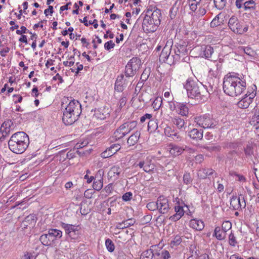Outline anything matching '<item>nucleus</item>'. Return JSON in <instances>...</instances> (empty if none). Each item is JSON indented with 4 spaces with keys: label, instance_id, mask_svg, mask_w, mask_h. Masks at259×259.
<instances>
[{
    "label": "nucleus",
    "instance_id": "obj_1",
    "mask_svg": "<svg viewBox=\"0 0 259 259\" xmlns=\"http://www.w3.org/2000/svg\"><path fill=\"white\" fill-rule=\"evenodd\" d=\"M223 88L224 93L228 96H239L246 89V78L242 74L229 73L224 78Z\"/></svg>",
    "mask_w": 259,
    "mask_h": 259
},
{
    "label": "nucleus",
    "instance_id": "obj_2",
    "mask_svg": "<svg viewBox=\"0 0 259 259\" xmlns=\"http://www.w3.org/2000/svg\"><path fill=\"white\" fill-rule=\"evenodd\" d=\"M63 111L62 121L65 125H71L76 121L81 113L80 103L71 97H64L62 100Z\"/></svg>",
    "mask_w": 259,
    "mask_h": 259
},
{
    "label": "nucleus",
    "instance_id": "obj_3",
    "mask_svg": "<svg viewBox=\"0 0 259 259\" xmlns=\"http://www.w3.org/2000/svg\"><path fill=\"white\" fill-rule=\"evenodd\" d=\"M29 144V137L24 132H18L13 134L8 142L10 150L16 154H22L24 152Z\"/></svg>",
    "mask_w": 259,
    "mask_h": 259
},
{
    "label": "nucleus",
    "instance_id": "obj_4",
    "mask_svg": "<svg viewBox=\"0 0 259 259\" xmlns=\"http://www.w3.org/2000/svg\"><path fill=\"white\" fill-rule=\"evenodd\" d=\"M141 66V60L138 57L132 58L125 65L124 75L127 78L133 77Z\"/></svg>",
    "mask_w": 259,
    "mask_h": 259
},
{
    "label": "nucleus",
    "instance_id": "obj_5",
    "mask_svg": "<svg viewBox=\"0 0 259 259\" xmlns=\"http://www.w3.org/2000/svg\"><path fill=\"white\" fill-rule=\"evenodd\" d=\"M183 85V89L186 90L189 98L196 99H199L200 98L201 94L199 88L195 81L188 79Z\"/></svg>",
    "mask_w": 259,
    "mask_h": 259
},
{
    "label": "nucleus",
    "instance_id": "obj_6",
    "mask_svg": "<svg viewBox=\"0 0 259 259\" xmlns=\"http://www.w3.org/2000/svg\"><path fill=\"white\" fill-rule=\"evenodd\" d=\"M174 54V55L172 54L169 47L165 45L159 55V60L163 62H166L170 65H174L178 60V54H176L175 49Z\"/></svg>",
    "mask_w": 259,
    "mask_h": 259
},
{
    "label": "nucleus",
    "instance_id": "obj_7",
    "mask_svg": "<svg viewBox=\"0 0 259 259\" xmlns=\"http://www.w3.org/2000/svg\"><path fill=\"white\" fill-rule=\"evenodd\" d=\"M61 227L64 230L65 234L71 239L77 240L80 237V231L79 226L61 222Z\"/></svg>",
    "mask_w": 259,
    "mask_h": 259
},
{
    "label": "nucleus",
    "instance_id": "obj_8",
    "mask_svg": "<svg viewBox=\"0 0 259 259\" xmlns=\"http://www.w3.org/2000/svg\"><path fill=\"white\" fill-rule=\"evenodd\" d=\"M197 124L204 128H214L217 125V121L209 115L204 114L195 118Z\"/></svg>",
    "mask_w": 259,
    "mask_h": 259
},
{
    "label": "nucleus",
    "instance_id": "obj_9",
    "mask_svg": "<svg viewBox=\"0 0 259 259\" xmlns=\"http://www.w3.org/2000/svg\"><path fill=\"white\" fill-rule=\"evenodd\" d=\"M178 239L175 238V240L171 242L170 244L169 251L166 250H159V251H155V257L156 259H170L171 258V255H172L173 252L171 251V249H177L178 248Z\"/></svg>",
    "mask_w": 259,
    "mask_h": 259
},
{
    "label": "nucleus",
    "instance_id": "obj_10",
    "mask_svg": "<svg viewBox=\"0 0 259 259\" xmlns=\"http://www.w3.org/2000/svg\"><path fill=\"white\" fill-rule=\"evenodd\" d=\"M150 12H152V11L148 10L142 23L143 29L146 33L154 32L156 30V26H157L155 24H153V22L150 18Z\"/></svg>",
    "mask_w": 259,
    "mask_h": 259
},
{
    "label": "nucleus",
    "instance_id": "obj_11",
    "mask_svg": "<svg viewBox=\"0 0 259 259\" xmlns=\"http://www.w3.org/2000/svg\"><path fill=\"white\" fill-rule=\"evenodd\" d=\"M230 206L234 210H241L246 206V202L243 197L233 196L230 199Z\"/></svg>",
    "mask_w": 259,
    "mask_h": 259
},
{
    "label": "nucleus",
    "instance_id": "obj_12",
    "mask_svg": "<svg viewBox=\"0 0 259 259\" xmlns=\"http://www.w3.org/2000/svg\"><path fill=\"white\" fill-rule=\"evenodd\" d=\"M134 166L135 167L139 166L140 168H142L145 172L149 173L152 172L155 168L154 164L151 163V160L148 159L136 162L134 163Z\"/></svg>",
    "mask_w": 259,
    "mask_h": 259
},
{
    "label": "nucleus",
    "instance_id": "obj_13",
    "mask_svg": "<svg viewBox=\"0 0 259 259\" xmlns=\"http://www.w3.org/2000/svg\"><path fill=\"white\" fill-rule=\"evenodd\" d=\"M255 93L252 92L249 95L247 93L245 94V97L240 100L237 104L238 107L242 109L248 108L249 105L252 103L253 99L255 96Z\"/></svg>",
    "mask_w": 259,
    "mask_h": 259
},
{
    "label": "nucleus",
    "instance_id": "obj_14",
    "mask_svg": "<svg viewBox=\"0 0 259 259\" xmlns=\"http://www.w3.org/2000/svg\"><path fill=\"white\" fill-rule=\"evenodd\" d=\"M127 126H125V124L124 123L120 125L114 132L112 138L115 141H117L121 139L127 134L130 133L127 130Z\"/></svg>",
    "mask_w": 259,
    "mask_h": 259
},
{
    "label": "nucleus",
    "instance_id": "obj_15",
    "mask_svg": "<svg viewBox=\"0 0 259 259\" xmlns=\"http://www.w3.org/2000/svg\"><path fill=\"white\" fill-rule=\"evenodd\" d=\"M228 26L230 29L234 33H240V31H241V24L237 17L235 16H233L230 18Z\"/></svg>",
    "mask_w": 259,
    "mask_h": 259
},
{
    "label": "nucleus",
    "instance_id": "obj_16",
    "mask_svg": "<svg viewBox=\"0 0 259 259\" xmlns=\"http://www.w3.org/2000/svg\"><path fill=\"white\" fill-rule=\"evenodd\" d=\"M121 148V146L119 144H113L106 150L103 152L101 155L103 158H106L112 156L118 151Z\"/></svg>",
    "mask_w": 259,
    "mask_h": 259
},
{
    "label": "nucleus",
    "instance_id": "obj_17",
    "mask_svg": "<svg viewBox=\"0 0 259 259\" xmlns=\"http://www.w3.org/2000/svg\"><path fill=\"white\" fill-rule=\"evenodd\" d=\"M158 210L161 213H165L167 212L169 208L168 200L163 196H160L157 199Z\"/></svg>",
    "mask_w": 259,
    "mask_h": 259
},
{
    "label": "nucleus",
    "instance_id": "obj_18",
    "mask_svg": "<svg viewBox=\"0 0 259 259\" xmlns=\"http://www.w3.org/2000/svg\"><path fill=\"white\" fill-rule=\"evenodd\" d=\"M168 108L171 111L170 113V117L173 118L172 121L174 124L178 125V119L177 118V114L178 111L177 110V103L174 101H168Z\"/></svg>",
    "mask_w": 259,
    "mask_h": 259
},
{
    "label": "nucleus",
    "instance_id": "obj_19",
    "mask_svg": "<svg viewBox=\"0 0 259 259\" xmlns=\"http://www.w3.org/2000/svg\"><path fill=\"white\" fill-rule=\"evenodd\" d=\"M94 116L97 119L104 120L109 115L108 109L105 108H100L95 110Z\"/></svg>",
    "mask_w": 259,
    "mask_h": 259
},
{
    "label": "nucleus",
    "instance_id": "obj_20",
    "mask_svg": "<svg viewBox=\"0 0 259 259\" xmlns=\"http://www.w3.org/2000/svg\"><path fill=\"white\" fill-rule=\"evenodd\" d=\"M254 115L250 120V123L254 127V131L257 130V128H259V108L257 107L254 108Z\"/></svg>",
    "mask_w": 259,
    "mask_h": 259
},
{
    "label": "nucleus",
    "instance_id": "obj_21",
    "mask_svg": "<svg viewBox=\"0 0 259 259\" xmlns=\"http://www.w3.org/2000/svg\"><path fill=\"white\" fill-rule=\"evenodd\" d=\"M189 226L191 228L198 231L202 230L204 227L203 222L197 219H192L190 221Z\"/></svg>",
    "mask_w": 259,
    "mask_h": 259
},
{
    "label": "nucleus",
    "instance_id": "obj_22",
    "mask_svg": "<svg viewBox=\"0 0 259 259\" xmlns=\"http://www.w3.org/2000/svg\"><path fill=\"white\" fill-rule=\"evenodd\" d=\"M186 213L188 215H191L193 213V211H191L189 206L185 204L184 203H180L179 202V219Z\"/></svg>",
    "mask_w": 259,
    "mask_h": 259
},
{
    "label": "nucleus",
    "instance_id": "obj_23",
    "mask_svg": "<svg viewBox=\"0 0 259 259\" xmlns=\"http://www.w3.org/2000/svg\"><path fill=\"white\" fill-rule=\"evenodd\" d=\"M213 53V48L210 46H206L201 48V53L200 54V55L202 57H204L206 59H208L211 57Z\"/></svg>",
    "mask_w": 259,
    "mask_h": 259
},
{
    "label": "nucleus",
    "instance_id": "obj_24",
    "mask_svg": "<svg viewBox=\"0 0 259 259\" xmlns=\"http://www.w3.org/2000/svg\"><path fill=\"white\" fill-rule=\"evenodd\" d=\"M141 135L140 131H137L131 136L128 137L127 140V143L129 146L135 145L138 141Z\"/></svg>",
    "mask_w": 259,
    "mask_h": 259
},
{
    "label": "nucleus",
    "instance_id": "obj_25",
    "mask_svg": "<svg viewBox=\"0 0 259 259\" xmlns=\"http://www.w3.org/2000/svg\"><path fill=\"white\" fill-rule=\"evenodd\" d=\"M136 223L135 219H130L122 221L121 223H118L116 227L117 229H123L130 226H133Z\"/></svg>",
    "mask_w": 259,
    "mask_h": 259
},
{
    "label": "nucleus",
    "instance_id": "obj_26",
    "mask_svg": "<svg viewBox=\"0 0 259 259\" xmlns=\"http://www.w3.org/2000/svg\"><path fill=\"white\" fill-rule=\"evenodd\" d=\"M216 175L214 170L211 168H202L198 172V176L201 179H205L207 176H212L213 174Z\"/></svg>",
    "mask_w": 259,
    "mask_h": 259
},
{
    "label": "nucleus",
    "instance_id": "obj_27",
    "mask_svg": "<svg viewBox=\"0 0 259 259\" xmlns=\"http://www.w3.org/2000/svg\"><path fill=\"white\" fill-rule=\"evenodd\" d=\"M164 133L167 136L174 140L178 139L177 131L174 128V127L167 126L164 129Z\"/></svg>",
    "mask_w": 259,
    "mask_h": 259
},
{
    "label": "nucleus",
    "instance_id": "obj_28",
    "mask_svg": "<svg viewBox=\"0 0 259 259\" xmlns=\"http://www.w3.org/2000/svg\"><path fill=\"white\" fill-rule=\"evenodd\" d=\"M124 75L123 74H121L120 76H118L116 79V80L115 83V90L119 92H121L124 90V86L123 83V80L124 78Z\"/></svg>",
    "mask_w": 259,
    "mask_h": 259
},
{
    "label": "nucleus",
    "instance_id": "obj_29",
    "mask_svg": "<svg viewBox=\"0 0 259 259\" xmlns=\"http://www.w3.org/2000/svg\"><path fill=\"white\" fill-rule=\"evenodd\" d=\"M189 136L193 139L201 140L203 138V131L193 128L189 133Z\"/></svg>",
    "mask_w": 259,
    "mask_h": 259
},
{
    "label": "nucleus",
    "instance_id": "obj_30",
    "mask_svg": "<svg viewBox=\"0 0 259 259\" xmlns=\"http://www.w3.org/2000/svg\"><path fill=\"white\" fill-rule=\"evenodd\" d=\"M150 18L153 22V24L158 25L160 24V17L161 16L160 10L157 9L150 14Z\"/></svg>",
    "mask_w": 259,
    "mask_h": 259
},
{
    "label": "nucleus",
    "instance_id": "obj_31",
    "mask_svg": "<svg viewBox=\"0 0 259 259\" xmlns=\"http://www.w3.org/2000/svg\"><path fill=\"white\" fill-rule=\"evenodd\" d=\"M140 259H156L155 252L153 249H147L141 254Z\"/></svg>",
    "mask_w": 259,
    "mask_h": 259
},
{
    "label": "nucleus",
    "instance_id": "obj_32",
    "mask_svg": "<svg viewBox=\"0 0 259 259\" xmlns=\"http://www.w3.org/2000/svg\"><path fill=\"white\" fill-rule=\"evenodd\" d=\"M39 240L45 246H49L54 241L51 236H49V233L41 235L39 238Z\"/></svg>",
    "mask_w": 259,
    "mask_h": 259
},
{
    "label": "nucleus",
    "instance_id": "obj_33",
    "mask_svg": "<svg viewBox=\"0 0 259 259\" xmlns=\"http://www.w3.org/2000/svg\"><path fill=\"white\" fill-rule=\"evenodd\" d=\"M49 236H51L52 237V239H60L62 236V232L60 230L56 229H50L48 231Z\"/></svg>",
    "mask_w": 259,
    "mask_h": 259
},
{
    "label": "nucleus",
    "instance_id": "obj_34",
    "mask_svg": "<svg viewBox=\"0 0 259 259\" xmlns=\"http://www.w3.org/2000/svg\"><path fill=\"white\" fill-rule=\"evenodd\" d=\"M256 4L253 0H248L244 2V11H252L255 9Z\"/></svg>",
    "mask_w": 259,
    "mask_h": 259
},
{
    "label": "nucleus",
    "instance_id": "obj_35",
    "mask_svg": "<svg viewBox=\"0 0 259 259\" xmlns=\"http://www.w3.org/2000/svg\"><path fill=\"white\" fill-rule=\"evenodd\" d=\"M213 235L219 240H222L225 238V232L222 230L220 227H216L214 230Z\"/></svg>",
    "mask_w": 259,
    "mask_h": 259
},
{
    "label": "nucleus",
    "instance_id": "obj_36",
    "mask_svg": "<svg viewBox=\"0 0 259 259\" xmlns=\"http://www.w3.org/2000/svg\"><path fill=\"white\" fill-rule=\"evenodd\" d=\"M36 222V217L35 214H31L27 216L23 222L24 223H26L24 224L25 226H28V225H34Z\"/></svg>",
    "mask_w": 259,
    "mask_h": 259
},
{
    "label": "nucleus",
    "instance_id": "obj_37",
    "mask_svg": "<svg viewBox=\"0 0 259 259\" xmlns=\"http://www.w3.org/2000/svg\"><path fill=\"white\" fill-rule=\"evenodd\" d=\"M158 127L157 119H150L148 122V130L151 132L155 131Z\"/></svg>",
    "mask_w": 259,
    "mask_h": 259
},
{
    "label": "nucleus",
    "instance_id": "obj_38",
    "mask_svg": "<svg viewBox=\"0 0 259 259\" xmlns=\"http://www.w3.org/2000/svg\"><path fill=\"white\" fill-rule=\"evenodd\" d=\"M215 7L219 10H222L225 7L227 0H213Z\"/></svg>",
    "mask_w": 259,
    "mask_h": 259
},
{
    "label": "nucleus",
    "instance_id": "obj_39",
    "mask_svg": "<svg viewBox=\"0 0 259 259\" xmlns=\"http://www.w3.org/2000/svg\"><path fill=\"white\" fill-rule=\"evenodd\" d=\"M105 245L109 252H112L114 250L115 245L111 239L108 238L105 240Z\"/></svg>",
    "mask_w": 259,
    "mask_h": 259
},
{
    "label": "nucleus",
    "instance_id": "obj_40",
    "mask_svg": "<svg viewBox=\"0 0 259 259\" xmlns=\"http://www.w3.org/2000/svg\"><path fill=\"white\" fill-rule=\"evenodd\" d=\"M189 112V109L188 107L183 103L181 104L179 106V114L182 116H187Z\"/></svg>",
    "mask_w": 259,
    "mask_h": 259
},
{
    "label": "nucleus",
    "instance_id": "obj_41",
    "mask_svg": "<svg viewBox=\"0 0 259 259\" xmlns=\"http://www.w3.org/2000/svg\"><path fill=\"white\" fill-rule=\"evenodd\" d=\"M177 1L175 2V4L172 6V7L170 9V17L171 19L175 18L177 15V12L178 11V6H177Z\"/></svg>",
    "mask_w": 259,
    "mask_h": 259
},
{
    "label": "nucleus",
    "instance_id": "obj_42",
    "mask_svg": "<svg viewBox=\"0 0 259 259\" xmlns=\"http://www.w3.org/2000/svg\"><path fill=\"white\" fill-rule=\"evenodd\" d=\"M125 124V126H127L128 131L130 133L133 130L137 125V122L135 120L128 121L124 123Z\"/></svg>",
    "mask_w": 259,
    "mask_h": 259
},
{
    "label": "nucleus",
    "instance_id": "obj_43",
    "mask_svg": "<svg viewBox=\"0 0 259 259\" xmlns=\"http://www.w3.org/2000/svg\"><path fill=\"white\" fill-rule=\"evenodd\" d=\"M103 180H94L93 184L94 189L98 191H100L103 188Z\"/></svg>",
    "mask_w": 259,
    "mask_h": 259
},
{
    "label": "nucleus",
    "instance_id": "obj_44",
    "mask_svg": "<svg viewBox=\"0 0 259 259\" xmlns=\"http://www.w3.org/2000/svg\"><path fill=\"white\" fill-rule=\"evenodd\" d=\"M168 149L169 153L171 155L175 157L178 156V147L177 146L170 144Z\"/></svg>",
    "mask_w": 259,
    "mask_h": 259
},
{
    "label": "nucleus",
    "instance_id": "obj_45",
    "mask_svg": "<svg viewBox=\"0 0 259 259\" xmlns=\"http://www.w3.org/2000/svg\"><path fill=\"white\" fill-rule=\"evenodd\" d=\"M228 241L229 245L233 247H235L238 243L236 237L232 232L229 236Z\"/></svg>",
    "mask_w": 259,
    "mask_h": 259
},
{
    "label": "nucleus",
    "instance_id": "obj_46",
    "mask_svg": "<svg viewBox=\"0 0 259 259\" xmlns=\"http://www.w3.org/2000/svg\"><path fill=\"white\" fill-rule=\"evenodd\" d=\"M149 75L150 69H145L141 76L140 80L141 81V82L146 81L148 78Z\"/></svg>",
    "mask_w": 259,
    "mask_h": 259
},
{
    "label": "nucleus",
    "instance_id": "obj_47",
    "mask_svg": "<svg viewBox=\"0 0 259 259\" xmlns=\"http://www.w3.org/2000/svg\"><path fill=\"white\" fill-rule=\"evenodd\" d=\"M27 33H29V34H31L30 39L31 40L34 39V41H33L31 44V47L33 49V50H35L36 47V39L37 38V35L35 33H32L31 31H29L28 30L27 31Z\"/></svg>",
    "mask_w": 259,
    "mask_h": 259
},
{
    "label": "nucleus",
    "instance_id": "obj_48",
    "mask_svg": "<svg viewBox=\"0 0 259 259\" xmlns=\"http://www.w3.org/2000/svg\"><path fill=\"white\" fill-rule=\"evenodd\" d=\"M162 104V99L160 97L156 98L152 103L153 107L155 109H158Z\"/></svg>",
    "mask_w": 259,
    "mask_h": 259
},
{
    "label": "nucleus",
    "instance_id": "obj_49",
    "mask_svg": "<svg viewBox=\"0 0 259 259\" xmlns=\"http://www.w3.org/2000/svg\"><path fill=\"white\" fill-rule=\"evenodd\" d=\"M1 130L2 132V137H4L5 138L10 134L11 128L10 126L9 127H5L3 123Z\"/></svg>",
    "mask_w": 259,
    "mask_h": 259
},
{
    "label": "nucleus",
    "instance_id": "obj_50",
    "mask_svg": "<svg viewBox=\"0 0 259 259\" xmlns=\"http://www.w3.org/2000/svg\"><path fill=\"white\" fill-rule=\"evenodd\" d=\"M157 205H158L157 201L156 202L152 201V202H149L147 204L146 207L149 210H150L151 211H154L156 209H158V206Z\"/></svg>",
    "mask_w": 259,
    "mask_h": 259
},
{
    "label": "nucleus",
    "instance_id": "obj_51",
    "mask_svg": "<svg viewBox=\"0 0 259 259\" xmlns=\"http://www.w3.org/2000/svg\"><path fill=\"white\" fill-rule=\"evenodd\" d=\"M232 227L231 223L229 221H225L223 223L222 225V230L224 231V232H226L227 231L229 230Z\"/></svg>",
    "mask_w": 259,
    "mask_h": 259
},
{
    "label": "nucleus",
    "instance_id": "obj_52",
    "mask_svg": "<svg viewBox=\"0 0 259 259\" xmlns=\"http://www.w3.org/2000/svg\"><path fill=\"white\" fill-rule=\"evenodd\" d=\"M201 0H190L191 3L189 4V7L191 10L194 12L197 9V5Z\"/></svg>",
    "mask_w": 259,
    "mask_h": 259
},
{
    "label": "nucleus",
    "instance_id": "obj_53",
    "mask_svg": "<svg viewBox=\"0 0 259 259\" xmlns=\"http://www.w3.org/2000/svg\"><path fill=\"white\" fill-rule=\"evenodd\" d=\"M74 58V55L71 56L69 57L68 61H64L63 64L65 66L71 67L74 64V61L73 59Z\"/></svg>",
    "mask_w": 259,
    "mask_h": 259
},
{
    "label": "nucleus",
    "instance_id": "obj_54",
    "mask_svg": "<svg viewBox=\"0 0 259 259\" xmlns=\"http://www.w3.org/2000/svg\"><path fill=\"white\" fill-rule=\"evenodd\" d=\"M179 154H181L183 152L192 153L194 152V150L187 146H185V148L183 146L182 147H179Z\"/></svg>",
    "mask_w": 259,
    "mask_h": 259
},
{
    "label": "nucleus",
    "instance_id": "obj_55",
    "mask_svg": "<svg viewBox=\"0 0 259 259\" xmlns=\"http://www.w3.org/2000/svg\"><path fill=\"white\" fill-rule=\"evenodd\" d=\"M120 172H121V168L119 167V166H113V167H112L111 170H110V172L111 174L113 173V176H115V175L116 176H119V174H120Z\"/></svg>",
    "mask_w": 259,
    "mask_h": 259
},
{
    "label": "nucleus",
    "instance_id": "obj_56",
    "mask_svg": "<svg viewBox=\"0 0 259 259\" xmlns=\"http://www.w3.org/2000/svg\"><path fill=\"white\" fill-rule=\"evenodd\" d=\"M190 27V26L189 24H187L186 25H184L180 28L179 32H181L182 34L186 35L189 31V29Z\"/></svg>",
    "mask_w": 259,
    "mask_h": 259
},
{
    "label": "nucleus",
    "instance_id": "obj_57",
    "mask_svg": "<svg viewBox=\"0 0 259 259\" xmlns=\"http://www.w3.org/2000/svg\"><path fill=\"white\" fill-rule=\"evenodd\" d=\"M244 152L246 155H251L253 153L252 145L249 143L244 149Z\"/></svg>",
    "mask_w": 259,
    "mask_h": 259
},
{
    "label": "nucleus",
    "instance_id": "obj_58",
    "mask_svg": "<svg viewBox=\"0 0 259 259\" xmlns=\"http://www.w3.org/2000/svg\"><path fill=\"white\" fill-rule=\"evenodd\" d=\"M104 175V170L103 169H99L94 177V180H103V176Z\"/></svg>",
    "mask_w": 259,
    "mask_h": 259
},
{
    "label": "nucleus",
    "instance_id": "obj_59",
    "mask_svg": "<svg viewBox=\"0 0 259 259\" xmlns=\"http://www.w3.org/2000/svg\"><path fill=\"white\" fill-rule=\"evenodd\" d=\"M133 197V193L131 192H126L122 197V200L124 201H128L131 200Z\"/></svg>",
    "mask_w": 259,
    "mask_h": 259
},
{
    "label": "nucleus",
    "instance_id": "obj_60",
    "mask_svg": "<svg viewBox=\"0 0 259 259\" xmlns=\"http://www.w3.org/2000/svg\"><path fill=\"white\" fill-rule=\"evenodd\" d=\"M114 47L115 44L113 42L112 40L108 41L104 44L105 49L108 51H109L111 49L114 48Z\"/></svg>",
    "mask_w": 259,
    "mask_h": 259
},
{
    "label": "nucleus",
    "instance_id": "obj_61",
    "mask_svg": "<svg viewBox=\"0 0 259 259\" xmlns=\"http://www.w3.org/2000/svg\"><path fill=\"white\" fill-rule=\"evenodd\" d=\"M183 180L184 183H185L186 184H190L192 181V179L191 178L190 174L189 173H186L184 174L183 177Z\"/></svg>",
    "mask_w": 259,
    "mask_h": 259
},
{
    "label": "nucleus",
    "instance_id": "obj_62",
    "mask_svg": "<svg viewBox=\"0 0 259 259\" xmlns=\"http://www.w3.org/2000/svg\"><path fill=\"white\" fill-rule=\"evenodd\" d=\"M126 101V98L125 97H122L119 102L118 110H121L125 105Z\"/></svg>",
    "mask_w": 259,
    "mask_h": 259
},
{
    "label": "nucleus",
    "instance_id": "obj_63",
    "mask_svg": "<svg viewBox=\"0 0 259 259\" xmlns=\"http://www.w3.org/2000/svg\"><path fill=\"white\" fill-rule=\"evenodd\" d=\"M234 176L236 177L235 179L236 181L240 182H244L246 181V178L242 175H240L237 173H235Z\"/></svg>",
    "mask_w": 259,
    "mask_h": 259
},
{
    "label": "nucleus",
    "instance_id": "obj_64",
    "mask_svg": "<svg viewBox=\"0 0 259 259\" xmlns=\"http://www.w3.org/2000/svg\"><path fill=\"white\" fill-rule=\"evenodd\" d=\"M28 29L24 26H22L20 27V30L17 29L16 33L18 35H22L24 33H27Z\"/></svg>",
    "mask_w": 259,
    "mask_h": 259
}]
</instances>
